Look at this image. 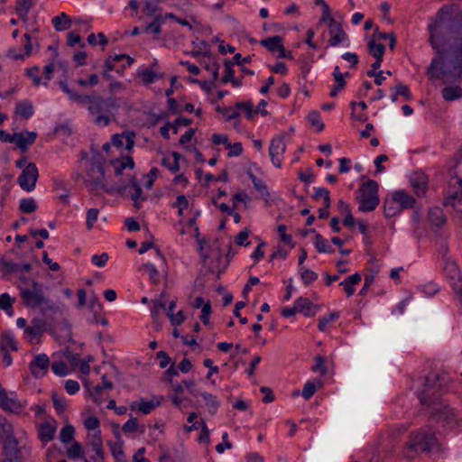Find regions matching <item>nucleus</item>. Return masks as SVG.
Instances as JSON below:
<instances>
[{
  "label": "nucleus",
  "mask_w": 462,
  "mask_h": 462,
  "mask_svg": "<svg viewBox=\"0 0 462 462\" xmlns=\"http://www.w3.org/2000/svg\"><path fill=\"white\" fill-rule=\"evenodd\" d=\"M0 407L13 413H19L23 406L16 397H9L4 388H0Z\"/></svg>",
  "instance_id": "15"
},
{
  "label": "nucleus",
  "mask_w": 462,
  "mask_h": 462,
  "mask_svg": "<svg viewBox=\"0 0 462 462\" xmlns=\"http://www.w3.org/2000/svg\"><path fill=\"white\" fill-rule=\"evenodd\" d=\"M286 230H287V227L285 225L278 226L277 231L280 235V239L284 244L290 245L291 247H293L294 245L292 244V237L291 235L286 233Z\"/></svg>",
  "instance_id": "60"
},
{
  "label": "nucleus",
  "mask_w": 462,
  "mask_h": 462,
  "mask_svg": "<svg viewBox=\"0 0 462 462\" xmlns=\"http://www.w3.org/2000/svg\"><path fill=\"white\" fill-rule=\"evenodd\" d=\"M378 183L374 180H368L359 188L360 198L358 210L361 212H371L380 203L378 196Z\"/></svg>",
  "instance_id": "6"
},
{
  "label": "nucleus",
  "mask_w": 462,
  "mask_h": 462,
  "mask_svg": "<svg viewBox=\"0 0 462 462\" xmlns=\"http://www.w3.org/2000/svg\"><path fill=\"white\" fill-rule=\"evenodd\" d=\"M75 434V429L72 425H65L60 433V441L63 443H69L73 440Z\"/></svg>",
  "instance_id": "42"
},
{
  "label": "nucleus",
  "mask_w": 462,
  "mask_h": 462,
  "mask_svg": "<svg viewBox=\"0 0 462 462\" xmlns=\"http://www.w3.org/2000/svg\"><path fill=\"white\" fill-rule=\"evenodd\" d=\"M224 65H225L226 70H225V74L222 76L221 81L224 84H226V83H228L230 81H233V79H235L234 78L235 70L232 68L233 62L231 60H226L224 62Z\"/></svg>",
  "instance_id": "54"
},
{
  "label": "nucleus",
  "mask_w": 462,
  "mask_h": 462,
  "mask_svg": "<svg viewBox=\"0 0 462 462\" xmlns=\"http://www.w3.org/2000/svg\"><path fill=\"white\" fill-rule=\"evenodd\" d=\"M0 434L5 437V439L15 437L14 425L3 417H0Z\"/></svg>",
  "instance_id": "39"
},
{
  "label": "nucleus",
  "mask_w": 462,
  "mask_h": 462,
  "mask_svg": "<svg viewBox=\"0 0 462 462\" xmlns=\"http://www.w3.org/2000/svg\"><path fill=\"white\" fill-rule=\"evenodd\" d=\"M338 318H339V313L337 311L325 315L324 317L319 319V325H318L319 329L320 331H325L327 329L328 324L330 323L331 321L337 319Z\"/></svg>",
  "instance_id": "52"
},
{
  "label": "nucleus",
  "mask_w": 462,
  "mask_h": 462,
  "mask_svg": "<svg viewBox=\"0 0 462 462\" xmlns=\"http://www.w3.org/2000/svg\"><path fill=\"white\" fill-rule=\"evenodd\" d=\"M24 38L26 39V42L24 44V53H22L20 51H16L15 49H9L7 51V57L19 60H23L25 57H29L32 54V46L31 42V36L28 33L24 34Z\"/></svg>",
  "instance_id": "23"
},
{
  "label": "nucleus",
  "mask_w": 462,
  "mask_h": 462,
  "mask_svg": "<svg viewBox=\"0 0 462 462\" xmlns=\"http://www.w3.org/2000/svg\"><path fill=\"white\" fill-rule=\"evenodd\" d=\"M39 177L36 164L30 162L23 168L22 173L17 179V183L25 191H32L35 189L36 181Z\"/></svg>",
  "instance_id": "8"
},
{
  "label": "nucleus",
  "mask_w": 462,
  "mask_h": 462,
  "mask_svg": "<svg viewBox=\"0 0 462 462\" xmlns=\"http://www.w3.org/2000/svg\"><path fill=\"white\" fill-rule=\"evenodd\" d=\"M192 124V120L190 118H185V117H178L176 118L173 123L167 121L163 126L161 127L160 133L162 136L169 140L170 139V129H172L173 134H178L179 131V125H183L184 126H189Z\"/></svg>",
  "instance_id": "17"
},
{
  "label": "nucleus",
  "mask_w": 462,
  "mask_h": 462,
  "mask_svg": "<svg viewBox=\"0 0 462 462\" xmlns=\"http://www.w3.org/2000/svg\"><path fill=\"white\" fill-rule=\"evenodd\" d=\"M135 133L133 131H125L122 134H115L112 135L111 142L117 148L124 145L127 151H131L134 146Z\"/></svg>",
  "instance_id": "13"
},
{
  "label": "nucleus",
  "mask_w": 462,
  "mask_h": 462,
  "mask_svg": "<svg viewBox=\"0 0 462 462\" xmlns=\"http://www.w3.org/2000/svg\"><path fill=\"white\" fill-rule=\"evenodd\" d=\"M38 206L34 199L27 198L20 200L19 210L25 214H31L37 209Z\"/></svg>",
  "instance_id": "38"
},
{
  "label": "nucleus",
  "mask_w": 462,
  "mask_h": 462,
  "mask_svg": "<svg viewBox=\"0 0 462 462\" xmlns=\"http://www.w3.org/2000/svg\"><path fill=\"white\" fill-rule=\"evenodd\" d=\"M58 84L69 100L79 105H88V111L94 117L93 123L96 125L106 126L111 123L114 110L117 107L115 97L104 98L95 91L88 95H80L69 87L67 80H60Z\"/></svg>",
  "instance_id": "3"
},
{
  "label": "nucleus",
  "mask_w": 462,
  "mask_h": 462,
  "mask_svg": "<svg viewBox=\"0 0 462 462\" xmlns=\"http://www.w3.org/2000/svg\"><path fill=\"white\" fill-rule=\"evenodd\" d=\"M138 77L144 84H152L157 79V73L152 69H144L138 73Z\"/></svg>",
  "instance_id": "47"
},
{
  "label": "nucleus",
  "mask_w": 462,
  "mask_h": 462,
  "mask_svg": "<svg viewBox=\"0 0 462 462\" xmlns=\"http://www.w3.org/2000/svg\"><path fill=\"white\" fill-rule=\"evenodd\" d=\"M11 348L13 351H17V343L10 333H4L1 339L0 350H7Z\"/></svg>",
  "instance_id": "40"
},
{
  "label": "nucleus",
  "mask_w": 462,
  "mask_h": 462,
  "mask_svg": "<svg viewBox=\"0 0 462 462\" xmlns=\"http://www.w3.org/2000/svg\"><path fill=\"white\" fill-rule=\"evenodd\" d=\"M369 53L375 59L380 60L383 58L385 52V46L383 43H377L372 38L367 44Z\"/></svg>",
  "instance_id": "33"
},
{
  "label": "nucleus",
  "mask_w": 462,
  "mask_h": 462,
  "mask_svg": "<svg viewBox=\"0 0 462 462\" xmlns=\"http://www.w3.org/2000/svg\"><path fill=\"white\" fill-rule=\"evenodd\" d=\"M139 423L137 418H130L122 427L125 434L134 433L138 430Z\"/></svg>",
  "instance_id": "56"
},
{
  "label": "nucleus",
  "mask_w": 462,
  "mask_h": 462,
  "mask_svg": "<svg viewBox=\"0 0 462 462\" xmlns=\"http://www.w3.org/2000/svg\"><path fill=\"white\" fill-rule=\"evenodd\" d=\"M308 120L311 125L317 127L318 132H321L325 127V125L321 121L320 114L318 111L310 112L308 115Z\"/></svg>",
  "instance_id": "50"
},
{
  "label": "nucleus",
  "mask_w": 462,
  "mask_h": 462,
  "mask_svg": "<svg viewBox=\"0 0 462 462\" xmlns=\"http://www.w3.org/2000/svg\"><path fill=\"white\" fill-rule=\"evenodd\" d=\"M130 188L134 189V192L131 194V198L134 200V207L139 208L140 201L145 200L146 197L143 195V189L135 178H133L130 180Z\"/></svg>",
  "instance_id": "29"
},
{
  "label": "nucleus",
  "mask_w": 462,
  "mask_h": 462,
  "mask_svg": "<svg viewBox=\"0 0 462 462\" xmlns=\"http://www.w3.org/2000/svg\"><path fill=\"white\" fill-rule=\"evenodd\" d=\"M441 376L436 373H430L425 379L423 389L418 393V399L422 406L427 408L430 420L440 427L452 430L459 427L453 410L441 400Z\"/></svg>",
  "instance_id": "2"
},
{
  "label": "nucleus",
  "mask_w": 462,
  "mask_h": 462,
  "mask_svg": "<svg viewBox=\"0 0 462 462\" xmlns=\"http://www.w3.org/2000/svg\"><path fill=\"white\" fill-rule=\"evenodd\" d=\"M216 110L217 112L220 113L223 116H225L227 121L236 119L239 116L238 109L236 108V106H217Z\"/></svg>",
  "instance_id": "41"
},
{
  "label": "nucleus",
  "mask_w": 462,
  "mask_h": 462,
  "mask_svg": "<svg viewBox=\"0 0 462 462\" xmlns=\"http://www.w3.org/2000/svg\"><path fill=\"white\" fill-rule=\"evenodd\" d=\"M19 280L20 297L26 308L32 310L41 308L42 313L55 312L59 310L55 302L45 294L42 284L24 276L19 277Z\"/></svg>",
  "instance_id": "4"
},
{
  "label": "nucleus",
  "mask_w": 462,
  "mask_h": 462,
  "mask_svg": "<svg viewBox=\"0 0 462 462\" xmlns=\"http://www.w3.org/2000/svg\"><path fill=\"white\" fill-rule=\"evenodd\" d=\"M174 208H178V213L180 216H182L183 210L188 208L189 201L185 195H179L175 203L173 204Z\"/></svg>",
  "instance_id": "61"
},
{
  "label": "nucleus",
  "mask_w": 462,
  "mask_h": 462,
  "mask_svg": "<svg viewBox=\"0 0 462 462\" xmlns=\"http://www.w3.org/2000/svg\"><path fill=\"white\" fill-rule=\"evenodd\" d=\"M312 198L316 200L322 198L325 206H331L330 193L329 190L326 188H315V193L313 194Z\"/></svg>",
  "instance_id": "46"
},
{
  "label": "nucleus",
  "mask_w": 462,
  "mask_h": 462,
  "mask_svg": "<svg viewBox=\"0 0 462 462\" xmlns=\"http://www.w3.org/2000/svg\"><path fill=\"white\" fill-rule=\"evenodd\" d=\"M296 310L305 317H313L318 312L319 307L312 303L308 298L300 297L295 300Z\"/></svg>",
  "instance_id": "19"
},
{
  "label": "nucleus",
  "mask_w": 462,
  "mask_h": 462,
  "mask_svg": "<svg viewBox=\"0 0 462 462\" xmlns=\"http://www.w3.org/2000/svg\"><path fill=\"white\" fill-rule=\"evenodd\" d=\"M300 278L305 285H310L318 279V274L310 269L300 267Z\"/></svg>",
  "instance_id": "45"
},
{
  "label": "nucleus",
  "mask_w": 462,
  "mask_h": 462,
  "mask_svg": "<svg viewBox=\"0 0 462 462\" xmlns=\"http://www.w3.org/2000/svg\"><path fill=\"white\" fill-rule=\"evenodd\" d=\"M52 24L57 32H62L71 26V20L65 13H61L52 18Z\"/></svg>",
  "instance_id": "28"
},
{
  "label": "nucleus",
  "mask_w": 462,
  "mask_h": 462,
  "mask_svg": "<svg viewBox=\"0 0 462 462\" xmlns=\"http://www.w3.org/2000/svg\"><path fill=\"white\" fill-rule=\"evenodd\" d=\"M50 365L49 356L46 354H39L29 364V369L34 378L40 379L47 374Z\"/></svg>",
  "instance_id": "10"
},
{
  "label": "nucleus",
  "mask_w": 462,
  "mask_h": 462,
  "mask_svg": "<svg viewBox=\"0 0 462 462\" xmlns=\"http://www.w3.org/2000/svg\"><path fill=\"white\" fill-rule=\"evenodd\" d=\"M361 275L358 273H356L350 276H347L343 282L339 283V285L343 287L346 296L351 297L356 291L354 286L358 284L361 282Z\"/></svg>",
  "instance_id": "24"
},
{
  "label": "nucleus",
  "mask_w": 462,
  "mask_h": 462,
  "mask_svg": "<svg viewBox=\"0 0 462 462\" xmlns=\"http://www.w3.org/2000/svg\"><path fill=\"white\" fill-rule=\"evenodd\" d=\"M411 184L418 197L425 195L428 189V177L424 173H415L411 177Z\"/></svg>",
  "instance_id": "21"
},
{
  "label": "nucleus",
  "mask_w": 462,
  "mask_h": 462,
  "mask_svg": "<svg viewBox=\"0 0 462 462\" xmlns=\"http://www.w3.org/2000/svg\"><path fill=\"white\" fill-rule=\"evenodd\" d=\"M393 195L394 197V199L398 203L401 211L416 208L417 200L405 190L398 189L393 192Z\"/></svg>",
  "instance_id": "16"
},
{
  "label": "nucleus",
  "mask_w": 462,
  "mask_h": 462,
  "mask_svg": "<svg viewBox=\"0 0 462 462\" xmlns=\"http://www.w3.org/2000/svg\"><path fill=\"white\" fill-rule=\"evenodd\" d=\"M441 445L435 433L427 428H420L411 433L406 444L407 456L414 454H435L441 452Z\"/></svg>",
  "instance_id": "5"
},
{
  "label": "nucleus",
  "mask_w": 462,
  "mask_h": 462,
  "mask_svg": "<svg viewBox=\"0 0 462 462\" xmlns=\"http://www.w3.org/2000/svg\"><path fill=\"white\" fill-rule=\"evenodd\" d=\"M428 30L436 57L427 68V77L443 84L457 83L462 77V13L456 5H444Z\"/></svg>",
  "instance_id": "1"
},
{
  "label": "nucleus",
  "mask_w": 462,
  "mask_h": 462,
  "mask_svg": "<svg viewBox=\"0 0 462 462\" xmlns=\"http://www.w3.org/2000/svg\"><path fill=\"white\" fill-rule=\"evenodd\" d=\"M236 108L239 110H243L245 113V116L247 119L251 120L254 117V104L252 101L246 102H237L236 103Z\"/></svg>",
  "instance_id": "49"
},
{
  "label": "nucleus",
  "mask_w": 462,
  "mask_h": 462,
  "mask_svg": "<svg viewBox=\"0 0 462 462\" xmlns=\"http://www.w3.org/2000/svg\"><path fill=\"white\" fill-rule=\"evenodd\" d=\"M51 369H52L53 373L58 376H65L69 373L67 365L62 361L54 362L51 365Z\"/></svg>",
  "instance_id": "59"
},
{
  "label": "nucleus",
  "mask_w": 462,
  "mask_h": 462,
  "mask_svg": "<svg viewBox=\"0 0 462 462\" xmlns=\"http://www.w3.org/2000/svg\"><path fill=\"white\" fill-rule=\"evenodd\" d=\"M51 399L53 406L59 413H63L67 408V402L63 397H60L57 393H52Z\"/></svg>",
  "instance_id": "57"
},
{
  "label": "nucleus",
  "mask_w": 462,
  "mask_h": 462,
  "mask_svg": "<svg viewBox=\"0 0 462 462\" xmlns=\"http://www.w3.org/2000/svg\"><path fill=\"white\" fill-rule=\"evenodd\" d=\"M328 33L330 35L328 44L331 47H337L348 41V35L344 31L342 24L335 20H331L328 25Z\"/></svg>",
  "instance_id": "12"
},
{
  "label": "nucleus",
  "mask_w": 462,
  "mask_h": 462,
  "mask_svg": "<svg viewBox=\"0 0 462 462\" xmlns=\"http://www.w3.org/2000/svg\"><path fill=\"white\" fill-rule=\"evenodd\" d=\"M192 54L194 57H197L199 55H203L204 57H206L208 60V61H212V71H211L212 81L211 82L214 83L216 80H217L218 75H219L218 74L219 64L216 61L215 57L210 52H201L199 51H193Z\"/></svg>",
  "instance_id": "36"
},
{
  "label": "nucleus",
  "mask_w": 462,
  "mask_h": 462,
  "mask_svg": "<svg viewBox=\"0 0 462 462\" xmlns=\"http://www.w3.org/2000/svg\"><path fill=\"white\" fill-rule=\"evenodd\" d=\"M441 94L446 101H454L462 97V88L457 85L446 86Z\"/></svg>",
  "instance_id": "27"
},
{
  "label": "nucleus",
  "mask_w": 462,
  "mask_h": 462,
  "mask_svg": "<svg viewBox=\"0 0 462 462\" xmlns=\"http://www.w3.org/2000/svg\"><path fill=\"white\" fill-rule=\"evenodd\" d=\"M391 90H396V94L404 97L406 100H411L412 98L409 87L402 83H398L393 87Z\"/></svg>",
  "instance_id": "55"
},
{
  "label": "nucleus",
  "mask_w": 462,
  "mask_h": 462,
  "mask_svg": "<svg viewBox=\"0 0 462 462\" xmlns=\"http://www.w3.org/2000/svg\"><path fill=\"white\" fill-rule=\"evenodd\" d=\"M420 291L427 296H434L439 292V288L434 282H428L420 286Z\"/></svg>",
  "instance_id": "62"
},
{
  "label": "nucleus",
  "mask_w": 462,
  "mask_h": 462,
  "mask_svg": "<svg viewBox=\"0 0 462 462\" xmlns=\"http://www.w3.org/2000/svg\"><path fill=\"white\" fill-rule=\"evenodd\" d=\"M314 244L319 253L331 254L334 252V249L328 244V240L325 239L320 234H316Z\"/></svg>",
  "instance_id": "37"
},
{
  "label": "nucleus",
  "mask_w": 462,
  "mask_h": 462,
  "mask_svg": "<svg viewBox=\"0 0 462 462\" xmlns=\"http://www.w3.org/2000/svg\"><path fill=\"white\" fill-rule=\"evenodd\" d=\"M0 270L5 274L18 273L20 272V264L3 256L0 257Z\"/></svg>",
  "instance_id": "35"
},
{
  "label": "nucleus",
  "mask_w": 462,
  "mask_h": 462,
  "mask_svg": "<svg viewBox=\"0 0 462 462\" xmlns=\"http://www.w3.org/2000/svg\"><path fill=\"white\" fill-rule=\"evenodd\" d=\"M286 144L284 143V139L282 136H278L273 138L271 141L269 147V155L271 157L272 163L276 168H281L282 166V156L285 152Z\"/></svg>",
  "instance_id": "11"
},
{
  "label": "nucleus",
  "mask_w": 462,
  "mask_h": 462,
  "mask_svg": "<svg viewBox=\"0 0 462 462\" xmlns=\"http://www.w3.org/2000/svg\"><path fill=\"white\" fill-rule=\"evenodd\" d=\"M142 269L147 273L149 279L152 283H158L160 281L159 272L154 264L147 263L142 265Z\"/></svg>",
  "instance_id": "43"
},
{
  "label": "nucleus",
  "mask_w": 462,
  "mask_h": 462,
  "mask_svg": "<svg viewBox=\"0 0 462 462\" xmlns=\"http://www.w3.org/2000/svg\"><path fill=\"white\" fill-rule=\"evenodd\" d=\"M13 303L14 300L8 293H3L0 295V308L2 310L7 312L9 310H12Z\"/></svg>",
  "instance_id": "64"
},
{
  "label": "nucleus",
  "mask_w": 462,
  "mask_h": 462,
  "mask_svg": "<svg viewBox=\"0 0 462 462\" xmlns=\"http://www.w3.org/2000/svg\"><path fill=\"white\" fill-rule=\"evenodd\" d=\"M171 155L173 157V161L171 162L168 157H163L162 160V165L167 168L171 172L175 173L180 170L179 162L181 158V155L177 152H172Z\"/></svg>",
  "instance_id": "31"
},
{
  "label": "nucleus",
  "mask_w": 462,
  "mask_h": 462,
  "mask_svg": "<svg viewBox=\"0 0 462 462\" xmlns=\"http://www.w3.org/2000/svg\"><path fill=\"white\" fill-rule=\"evenodd\" d=\"M316 384L313 382H307L302 389V396L304 399L309 400L316 393Z\"/></svg>",
  "instance_id": "63"
},
{
  "label": "nucleus",
  "mask_w": 462,
  "mask_h": 462,
  "mask_svg": "<svg viewBox=\"0 0 462 462\" xmlns=\"http://www.w3.org/2000/svg\"><path fill=\"white\" fill-rule=\"evenodd\" d=\"M446 277L449 280L450 285L462 303V278L457 263L450 260H446L443 267Z\"/></svg>",
  "instance_id": "7"
},
{
  "label": "nucleus",
  "mask_w": 462,
  "mask_h": 462,
  "mask_svg": "<svg viewBox=\"0 0 462 462\" xmlns=\"http://www.w3.org/2000/svg\"><path fill=\"white\" fill-rule=\"evenodd\" d=\"M107 445L110 447L111 453L114 456L116 462H127L121 445L111 441L108 442Z\"/></svg>",
  "instance_id": "44"
},
{
  "label": "nucleus",
  "mask_w": 462,
  "mask_h": 462,
  "mask_svg": "<svg viewBox=\"0 0 462 462\" xmlns=\"http://www.w3.org/2000/svg\"><path fill=\"white\" fill-rule=\"evenodd\" d=\"M194 397L201 396L210 415H215L219 408L220 402L217 396L207 392L190 391Z\"/></svg>",
  "instance_id": "18"
},
{
  "label": "nucleus",
  "mask_w": 462,
  "mask_h": 462,
  "mask_svg": "<svg viewBox=\"0 0 462 462\" xmlns=\"http://www.w3.org/2000/svg\"><path fill=\"white\" fill-rule=\"evenodd\" d=\"M55 427L48 422L42 423L38 430L39 438L43 442H49L53 439Z\"/></svg>",
  "instance_id": "32"
},
{
  "label": "nucleus",
  "mask_w": 462,
  "mask_h": 462,
  "mask_svg": "<svg viewBox=\"0 0 462 462\" xmlns=\"http://www.w3.org/2000/svg\"><path fill=\"white\" fill-rule=\"evenodd\" d=\"M428 218L430 223L437 228L443 226L447 222L446 216L439 207L431 208L429 210Z\"/></svg>",
  "instance_id": "22"
},
{
  "label": "nucleus",
  "mask_w": 462,
  "mask_h": 462,
  "mask_svg": "<svg viewBox=\"0 0 462 462\" xmlns=\"http://www.w3.org/2000/svg\"><path fill=\"white\" fill-rule=\"evenodd\" d=\"M67 455L70 459H76L79 457H84L82 446L79 442H74L67 451Z\"/></svg>",
  "instance_id": "53"
},
{
  "label": "nucleus",
  "mask_w": 462,
  "mask_h": 462,
  "mask_svg": "<svg viewBox=\"0 0 462 462\" xmlns=\"http://www.w3.org/2000/svg\"><path fill=\"white\" fill-rule=\"evenodd\" d=\"M4 462H23V454L16 437L4 440Z\"/></svg>",
  "instance_id": "9"
},
{
  "label": "nucleus",
  "mask_w": 462,
  "mask_h": 462,
  "mask_svg": "<svg viewBox=\"0 0 462 462\" xmlns=\"http://www.w3.org/2000/svg\"><path fill=\"white\" fill-rule=\"evenodd\" d=\"M325 357L322 356H316L314 357V365L311 368L312 372H319L320 375H325L328 372L327 366L325 365Z\"/></svg>",
  "instance_id": "48"
},
{
  "label": "nucleus",
  "mask_w": 462,
  "mask_h": 462,
  "mask_svg": "<svg viewBox=\"0 0 462 462\" xmlns=\"http://www.w3.org/2000/svg\"><path fill=\"white\" fill-rule=\"evenodd\" d=\"M260 44L265 47L270 52H275L282 45V38L279 35L267 37L261 40Z\"/></svg>",
  "instance_id": "30"
},
{
  "label": "nucleus",
  "mask_w": 462,
  "mask_h": 462,
  "mask_svg": "<svg viewBox=\"0 0 462 462\" xmlns=\"http://www.w3.org/2000/svg\"><path fill=\"white\" fill-rule=\"evenodd\" d=\"M14 113L25 120L29 119L33 115L32 103L27 99L18 102Z\"/></svg>",
  "instance_id": "26"
},
{
  "label": "nucleus",
  "mask_w": 462,
  "mask_h": 462,
  "mask_svg": "<svg viewBox=\"0 0 462 462\" xmlns=\"http://www.w3.org/2000/svg\"><path fill=\"white\" fill-rule=\"evenodd\" d=\"M402 211L398 206V203L394 199V197L393 193L390 197H386L383 200V215L385 217H392L398 214H400Z\"/></svg>",
  "instance_id": "25"
},
{
  "label": "nucleus",
  "mask_w": 462,
  "mask_h": 462,
  "mask_svg": "<svg viewBox=\"0 0 462 462\" xmlns=\"http://www.w3.org/2000/svg\"><path fill=\"white\" fill-rule=\"evenodd\" d=\"M34 5V0H17L16 1V13L23 20H26L30 9Z\"/></svg>",
  "instance_id": "34"
},
{
  "label": "nucleus",
  "mask_w": 462,
  "mask_h": 462,
  "mask_svg": "<svg viewBox=\"0 0 462 462\" xmlns=\"http://www.w3.org/2000/svg\"><path fill=\"white\" fill-rule=\"evenodd\" d=\"M37 138V133L25 131L24 133H15L14 143L25 152L28 147L33 144Z\"/></svg>",
  "instance_id": "20"
},
{
  "label": "nucleus",
  "mask_w": 462,
  "mask_h": 462,
  "mask_svg": "<svg viewBox=\"0 0 462 462\" xmlns=\"http://www.w3.org/2000/svg\"><path fill=\"white\" fill-rule=\"evenodd\" d=\"M99 210L97 208H90L87 212L86 226L88 230L92 229L95 222L97 220Z\"/></svg>",
  "instance_id": "58"
},
{
  "label": "nucleus",
  "mask_w": 462,
  "mask_h": 462,
  "mask_svg": "<svg viewBox=\"0 0 462 462\" xmlns=\"http://www.w3.org/2000/svg\"><path fill=\"white\" fill-rule=\"evenodd\" d=\"M159 404L160 402L155 403L153 401H145L142 398L138 402L137 410L143 414H149Z\"/></svg>",
  "instance_id": "51"
},
{
  "label": "nucleus",
  "mask_w": 462,
  "mask_h": 462,
  "mask_svg": "<svg viewBox=\"0 0 462 462\" xmlns=\"http://www.w3.org/2000/svg\"><path fill=\"white\" fill-rule=\"evenodd\" d=\"M87 176V181H88L94 189L104 188L105 170L101 163L92 165Z\"/></svg>",
  "instance_id": "14"
}]
</instances>
